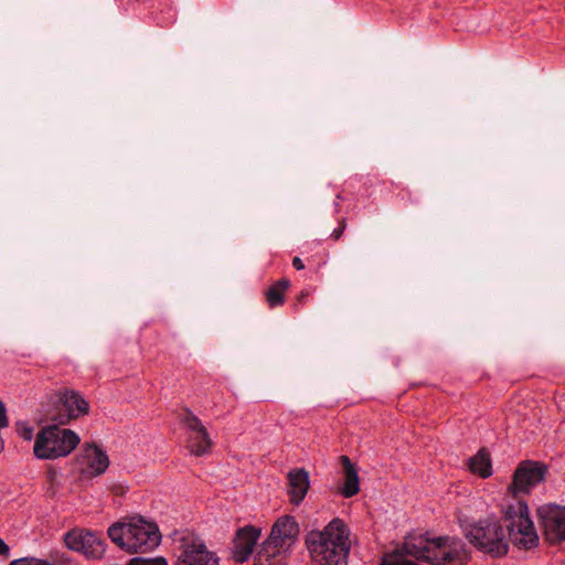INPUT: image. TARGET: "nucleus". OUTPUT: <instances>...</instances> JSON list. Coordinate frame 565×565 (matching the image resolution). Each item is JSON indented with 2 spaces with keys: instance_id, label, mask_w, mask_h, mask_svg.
<instances>
[{
  "instance_id": "f257e3e1",
  "label": "nucleus",
  "mask_w": 565,
  "mask_h": 565,
  "mask_svg": "<svg viewBox=\"0 0 565 565\" xmlns=\"http://www.w3.org/2000/svg\"><path fill=\"white\" fill-rule=\"evenodd\" d=\"M547 466L541 461L523 460L515 468L508 493L515 502L503 508L507 531L513 545L520 550H531L539 545V534L529 513L527 495L545 480Z\"/></svg>"
},
{
  "instance_id": "f03ea898",
  "label": "nucleus",
  "mask_w": 565,
  "mask_h": 565,
  "mask_svg": "<svg viewBox=\"0 0 565 565\" xmlns=\"http://www.w3.org/2000/svg\"><path fill=\"white\" fill-rule=\"evenodd\" d=\"M404 555L433 565H463L470 559L466 543L459 537H430L427 533H412L405 537L403 546L386 555L380 565H418L414 561L405 559Z\"/></svg>"
},
{
  "instance_id": "7ed1b4c3",
  "label": "nucleus",
  "mask_w": 565,
  "mask_h": 565,
  "mask_svg": "<svg viewBox=\"0 0 565 565\" xmlns=\"http://www.w3.org/2000/svg\"><path fill=\"white\" fill-rule=\"evenodd\" d=\"M350 531L343 520L334 518L323 530L307 533L305 543L312 565H348Z\"/></svg>"
},
{
  "instance_id": "20e7f679",
  "label": "nucleus",
  "mask_w": 565,
  "mask_h": 565,
  "mask_svg": "<svg viewBox=\"0 0 565 565\" xmlns=\"http://www.w3.org/2000/svg\"><path fill=\"white\" fill-rule=\"evenodd\" d=\"M460 527L471 545L492 557L505 556L509 552L510 536L495 516L478 521L460 520Z\"/></svg>"
},
{
  "instance_id": "39448f33",
  "label": "nucleus",
  "mask_w": 565,
  "mask_h": 565,
  "mask_svg": "<svg viewBox=\"0 0 565 565\" xmlns=\"http://www.w3.org/2000/svg\"><path fill=\"white\" fill-rule=\"evenodd\" d=\"M108 536L120 550L128 553H147L161 541L158 525L143 519L115 523L109 526Z\"/></svg>"
},
{
  "instance_id": "423d86ee",
  "label": "nucleus",
  "mask_w": 565,
  "mask_h": 565,
  "mask_svg": "<svg viewBox=\"0 0 565 565\" xmlns=\"http://www.w3.org/2000/svg\"><path fill=\"white\" fill-rule=\"evenodd\" d=\"M79 436L57 424L49 425L36 435L33 451L39 459H56L70 455L79 444Z\"/></svg>"
},
{
  "instance_id": "0eeeda50",
  "label": "nucleus",
  "mask_w": 565,
  "mask_h": 565,
  "mask_svg": "<svg viewBox=\"0 0 565 565\" xmlns=\"http://www.w3.org/2000/svg\"><path fill=\"white\" fill-rule=\"evenodd\" d=\"M173 565H221L216 552L207 548L198 534L184 531L174 540Z\"/></svg>"
},
{
  "instance_id": "6e6552de",
  "label": "nucleus",
  "mask_w": 565,
  "mask_h": 565,
  "mask_svg": "<svg viewBox=\"0 0 565 565\" xmlns=\"http://www.w3.org/2000/svg\"><path fill=\"white\" fill-rule=\"evenodd\" d=\"M89 412V403L75 390L64 388L56 394V399L47 408L45 417L57 425H67Z\"/></svg>"
},
{
  "instance_id": "1a4fd4ad",
  "label": "nucleus",
  "mask_w": 565,
  "mask_h": 565,
  "mask_svg": "<svg viewBox=\"0 0 565 565\" xmlns=\"http://www.w3.org/2000/svg\"><path fill=\"white\" fill-rule=\"evenodd\" d=\"M536 516L546 541L553 544L565 541V505L542 504L536 510Z\"/></svg>"
},
{
  "instance_id": "9d476101",
  "label": "nucleus",
  "mask_w": 565,
  "mask_h": 565,
  "mask_svg": "<svg viewBox=\"0 0 565 565\" xmlns=\"http://www.w3.org/2000/svg\"><path fill=\"white\" fill-rule=\"evenodd\" d=\"M181 423L186 429V448L196 457L211 452L213 441L201 419L186 408L181 417Z\"/></svg>"
},
{
  "instance_id": "9b49d317",
  "label": "nucleus",
  "mask_w": 565,
  "mask_h": 565,
  "mask_svg": "<svg viewBox=\"0 0 565 565\" xmlns=\"http://www.w3.org/2000/svg\"><path fill=\"white\" fill-rule=\"evenodd\" d=\"M64 542L70 550L82 552L87 558H100L106 551L103 534L92 531H70Z\"/></svg>"
},
{
  "instance_id": "f8f14e48",
  "label": "nucleus",
  "mask_w": 565,
  "mask_h": 565,
  "mask_svg": "<svg viewBox=\"0 0 565 565\" xmlns=\"http://www.w3.org/2000/svg\"><path fill=\"white\" fill-rule=\"evenodd\" d=\"M262 530L255 525H245L236 530L230 547L231 559L237 564L247 562L260 537Z\"/></svg>"
},
{
  "instance_id": "ddd939ff",
  "label": "nucleus",
  "mask_w": 565,
  "mask_h": 565,
  "mask_svg": "<svg viewBox=\"0 0 565 565\" xmlns=\"http://www.w3.org/2000/svg\"><path fill=\"white\" fill-rule=\"evenodd\" d=\"M299 534V525L294 516L279 518L273 525L269 536L265 540L290 553Z\"/></svg>"
},
{
  "instance_id": "4468645a",
  "label": "nucleus",
  "mask_w": 565,
  "mask_h": 565,
  "mask_svg": "<svg viewBox=\"0 0 565 565\" xmlns=\"http://www.w3.org/2000/svg\"><path fill=\"white\" fill-rule=\"evenodd\" d=\"M340 463L343 470V483L339 488L338 492L345 499L352 498L360 492V478L358 469L351 459L342 455L340 456Z\"/></svg>"
},
{
  "instance_id": "2eb2a0df",
  "label": "nucleus",
  "mask_w": 565,
  "mask_h": 565,
  "mask_svg": "<svg viewBox=\"0 0 565 565\" xmlns=\"http://www.w3.org/2000/svg\"><path fill=\"white\" fill-rule=\"evenodd\" d=\"M309 473L303 469H292L288 473V494L292 504L299 505L309 490Z\"/></svg>"
},
{
  "instance_id": "dca6fc26",
  "label": "nucleus",
  "mask_w": 565,
  "mask_h": 565,
  "mask_svg": "<svg viewBox=\"0 0 565 565\" xmlns=\"http://www.w3.org/2000/svg\"><path fill=\"white\" fill-rule=\"evenodd\" d=\"M290 553L264 541L257 551L253 565H286Z\"/></svg>"
},
{
  "instance_id": "f3484780",
  "label": "nucleus",
  "mask_w": 565,
  "mask_h": 565,
  "mask_svg": "<svg viewBox=\"0 0 565 565\" xmlns=\"http://www.w3.org/2000/svg\"><path fill=\"white\" fill-rule=\"evenodd\" d=\"M85 456L88 459V469L93 476L103 475L109 467V458L96 444L85 446Z\"/></svg>"
},
{
  "instance_id": "a211bd4d",
  "label": "nucleus",
  "mask_w": 565,
  "mask_h": 565,
  "mask_svg": "<svg viewBox=\"0 0 565 565\" xmlns=\"http://www.w3.org/2000/svg\"><path fill=\"white\" fill-rule=\"evenodd\" d=\"M467 463L469 470L482 479H487L492 475L491 456L486 448H480L475 456L468 459Z\"/></svg>"
},
{
  "instance_id": "6ab92c4d",
  "label": "nucleus",
  "mask_w": 565,
  "mask_h": 565,
  "mask_svg": "<svg viewBox=\"0 0 565 565\" xmlns=\"http://www.w3.org/2000/svg\"><path fill=\"white\" fill-rule=\"evenodd\" d=\"M290 287V281L287 278H281L275 281L265 291V299L270 309L280 307L286 301V291Z\"/></svg>"
},
{
  "instance_id": "aec40b11",
  "label": "nucleus",
  "mask_w": 565,
  "mask_h": 565,
  "mask_svg": "<svg viewBox=\"0 0 565 565\" xmlns=\"http://www.w3.org/2000/svg\"><path fill=\"white\" fill-rule=\"evenodd\" d=\"M129 565H168L164 557H143L137 556L129 561Z\"/></svg>"
},
{
  "instance_id": "412c9836",
  "label": "nucleus",
  "mask_w": 565,
  "mask_h": 565,
  "mask_svg": "<svg viewBox=\"0 0 565 565\" xmlns=\"http://www.w3.org/2000/svg\"><path fill=\"white\" fill-rule=\"evenodd\" d=\"M44 559L35 557H23L12 561L9 565H43Z\"/></svg>"
},
{
  "instance_id": "4be33fe9",
  "label": "nucleus",
  "mask_w": 565,
  "mask_h": 565,
  "mask_svg": "<svg viewBox=\"0 0 565 565\" xmlns=\"http://www.w3.org/2000/svg\"><path fill=\"white\" fill-rule=\"evenodd\" d=\"M18 430L20 436L25 440H30L33 437V429L25 424H18Z\"/></svg>"
},
{
  "instance_id": "5701e85b",
  "label": "nucleus",
  "mask_w": 565,
  "mask_h": 565,
  "mask_svg": "<svg viewBox=\"0 0 565 565\" xmlns=\"http://www.w3.org/2000/svg\"><path fill=\"white\" fill-rule=\"evenodd\" d=\"M398 195L402 200H408L413 204H418L420 201L418 196L413 198L412 191L407 188L402 189Z\"/></svg>"
},
{
  "instance_id": "b1692460",
  "label": "nucleus",
  "mask_w": 565,
  "mask_h": 565,
  "mask_svg": "<svg viewBox=\"0 0 565 565\" xmlns=\"http://www.w3.org/2000/svg\"><path fill=\"white\" fill-rule=\"evenodd\" d=\"M345 230V218H341V221L339 222V226L337 228L333 230V232L331 233V237L335 241H338L343 232Z\"/></svg>"
},
{
  "instance_id": "393cba45",
  "label": "nucleus",
  "mask_w": 565,
  "mask_h": 565,
  "mask_svg": "<svg viewBox=\"0 0 565 565\" xmlns=\"http://www.w3.org/2000/svg\"><path fill=\"white\" fill-rule=\"evenodd\" d=\"M0 426H8V417L4 404L0 401Z\"/></svg>"
},
{
  "instance_id": "a878e982",
  "label": "nucleus",
  "mask_w": 565,
  "mask_h": 565,
  "mask_svg": "<svg viewBox=\"0 0 565 565\" xmlns=\"http://www.w3.org/2000/svg\"><path fill=\"white\" fill-rule=\"evenodd\" d=\"M56 477H57V472L54 468H50L47 471H46V480L47 482H50L51 484H53L56 480Z\"/></svg>"
},
{
  "instance_id": "bb28decb",
  "label": "nucleus",
  "mask_w": 565,
  "mask_h": 565,
  "mask_svg": "<svg viewBox=\"0 0 565 565\" xmlns=\"http://www.w3.org/2000/svg\"><path fill=\"white\" fill-rule=\"evenodd\" d=\"M10 554L9 545L0 537V555L8 557Z\"/></svg>"
},
{
  "instance_id": "cd10ccee",
  "label": "nucleus",
  "mask_w": 565,
  "mask_h": 565,
  "mask_svg": "<svg viewBox=\"0 0 565 565\" xmlns=\"http://www.w3.org/2000/svg\"><path fill=\"white\" fill-rule=\"evenodd\" d=\"M292 266L297 269V270H301L305 268V264L302 262V259L298 256L294 257L292 259Z\"/></svg>"
},
{
  "instance_id": "c85d7f7f",
  "label": "nucleus",
  "mask_w": 565,
  "mask_h": 565,
  "mask_svg": "<svg viewBox=\"0 0 565 565\" xmlns=\"http://www.w3.org/2000/svg\"><path fill=\"white\" fill-rule=\"evenodd\" d=\"M309 295H310L309 290H307V289L301 290V292L299 294V296L297 298L298 302H303L309 297Z\"/></svg>"
},
{
  "instance_id": "c756f323",
  "label": "nucleus",
  "mask_w": 565,
  "mask_h": 565,
  "mask_svg": "<svg viewBox=\"0 0 565 565\" xmlns=\"http://www.w3.org/2000/svg\"><path fill=\"white\" fill-rule=\"evenodd\" d=\"M341 200H342V195L340 193L337 194L335 201H334L335 213H339V206H340Z\"/></svg>"
},
{
  "instance_id": "7c9ffc66",
  "label": "nucleus",
  "mask_w": 565,
  "mask_h": 565,
  "mask_svg": "<svg viewBox=\"0 0 565 565\" xmlns=\"http://www.w3.org/2000/svg\"><path fill=\"white\" fill-rule=\"evenodd\" d=\"M43 565H52V564L47 561H44Z\"/></svg>"
}]
</instances>
